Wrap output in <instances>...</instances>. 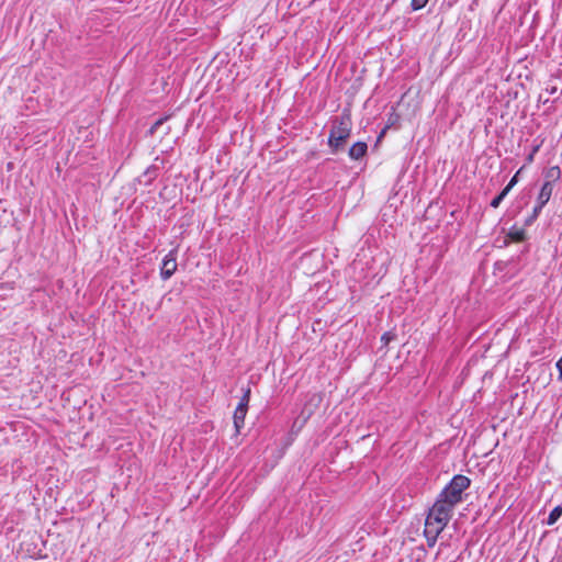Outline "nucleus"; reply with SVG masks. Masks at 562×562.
<instances>
[{"instance_id": "11", "label": "nucleus", "mask_w": 562, "mask_h": 562, "mask_svg": "<svg viewBox=\"0 0 562 562\" xmlns=\"http://www.w3.org/2000/svg\"><path fill=\"white\" fill-rule=\"evenodd\" d=\"M169 116H165V117H160L158 119L153 125L151 127L149 128L148 133L150 135H154L157 130L168 120Z\"/></svg>"}, {"instance_id": "4", "label": "nucleus", "mask_w": 562, "mask_h": 562, "mask_svg": "<svg viewBox=\"0 0 562 562\" xmlns=\"http://www.w3.org/2000/svg\"><path fill=\"white\" fill-rule=\"evenodd\" d=\"M552 190L553 188L550 181L543 183L538 195V204L535 207V214H537L549 202L552 194Z\"/></svg>"}, {"instance_id": "5", "label": "nucleus", "mask_w": 562, "mask_h": 562, "mask_svg": "<svg viewBox=\"0 0 562 562\" xmlns=\"http://www.w3.org/2000/svg\"><path fill=\"white\" fill-rule=\"evenodd\" d=\"M367 150H368L367 143L357 142L349 148L348 155L351 159L359 160L367 154Z\"/></svg>"}, {"instance_id": "9", "label": "nucleus", "mask_w": 562, "mask_h": 562, "mask_svg": "<svg viewBox=\"0 0 562 562\" xmlns=\"http://www.w3.org/2000/svg\"><path fill=\"white\" fill-rule=\"evenodd\" d=\"M561 515H562V507H561V506H557V507H554V508L551 510V513H550V515H549V517H548V521H547V524H548L549 526L553 525V524H554V522H555V521L561 517Z\"/></svg>"}, {"instance_id": "10", "label": "nucleus", "mask_w": 562, "mask_h": 562, "mask_svg": "<svg viewBox=\"0 0 562 562\" xmlns=\"http://www.w3.org/2000/svg\"><path fill=\"white\" fill-rule=\"evenodd\" d=\"M508 236L514 241H521L525 238V231L521 228H514L508 233Z\"/></svg>"}, {"instance_id": "6", "label": "nucleus", "mask_w": 562, "mask_h": 562, "mask_svg": "<svg viewBox=\"0 0 562 562\" xmlns=\"http://www.w3.org/2000/svg\"><path fill=\"white\" fill-rule=\"evenodd\" d=\"M247 411L248 409H245V408H241V407L237 406L235 412H234L233 419H234V427H235L236 434H239L241 428L245 425V418H246V415H247Z\"/></svg>"}, {"instance_id": "1", "label": "nucleus", "mask_w": 562, "mask_h": 562, "mask_svg": "<svg viewBox=\"0 0 562 562\" xmlns=\"http://www.w3.org/2000/svg\"><path fill=\"white\" fill-rule=\"evenodd\" d=\"M470 486V479L462 474L454 475L437 496L435 504L429 508L425 536L429 546H432L440 532L450 521L454 508L463 499V492Z\"/></svg>"}, {"instance_id": "7", "label": "nucleus", "mask_w": 562, "mask_h": 562, "mask_svg": "<svg viewBox=\"0 0 562 562\" xmlns=\"http://www.w3.org/2000/svg\"><path fill=\"white\" fill-rule=\"evenodd\" d=\"M518 173H519V171L512 178V180L506 186V188L502 191V193L496 199H494V202H493L494 209L498 206L499 202L507 195V193L516 184Z\"/></svg>"}, {"instance_id": "14", "label": "nucleus", "mask_w": 562, "mask_h": 562, "mask_svg": "<svg viewBox=\"0 0 562 562\" xmlns=\"http://www.w3.org/2000/svg\"><path fill=\"white\" fill-rule=\"evenodd\" d=\"M394 338H395V334H393V333H391V331H386V333H384V334L382 335L381 340H382V342H383L385 346H387V345H389V342H390L391 340H393Z\"/></svg>"}, {"instance_id": "2", "label": "nucleus", "mask_w": 562, "mask_h": 562, "mask_svg": "<svg viewBox=\"0 0 562 562\" xmlns=\"http://www.w3.org/2000/svg\"><path fill=\"white\" fill-rule=\"evenodd\" d=\"M352 121L349 110H344L339 116L333 120L328 136V145L333 153L338 151L351 135Z\"/></svg>"}, {"instance_id": "15", "label": "nucleus", "mask_w": 562, "mask_h": 562, "mask_svg": "<svg viewBox=\"0 0 562 562\" xmlns=\"http://www.w3.org/2000/svg\"><path fill=\"white\" fill-rule=\"evenodd\" d=\"M557 368L559 370V380H562V357L557 362Z\"/></svg>"}, {"instance_id": "13", "label": "nucleus", "mask_w": 562, "mask_h": 562, "mask_svg": "<svg viewBox=\"0 0 562 562\" xmlns=\"http://www.w3.org/2000/svg\"><path fill=\"white\" fill-rule=\"evenodd\" d=\"M547 177L551 180H557L560 177V169L559 167H552L548 170Z\"/></svg>"}, {"instance_id": "12", "label": "nucleus", "mask_w": 562, "mask_h": 562, "mask_svg": "<svg viewBox=\"0 0 562 562\" xmlns=\"http://www.w3.org/2000/svg\"><path fill=\"white\" fill-rule=\"evenodd\" d=\"M428 0H412L411 8L413 11L420 10L426 7Z\"/></svg>"}, {"instance_id": "3", "label": "nucleus", "mask_w": 562, "mask_h": 562, "mask_svg": "<svg viewBox=\"0 0 562 562\" xmlns=\"http://www.w3.org/2000/svg\"><path fill=\"white\" fill-rule=\"evenodd\" d=\"M177 249L170 250L162 259L160 276L162 280L170 279L177 270Z\"/></svg>"}, {"instance_id": "8", "label": "nucleus", "mask_w": 562, "mask_h": 562, "mask_svg": "<svg viewBox=\"0 0 562 562\" xmlns=\"http://www.w3.org/2000/svg\"><path fill=\"white\" fill-rule=\"evenodd\" d=\"M250 393H251V390L249 386L243 389V396L239 400V403L237 405L238 407L248 409V404L250 401Z\"/></svg>"}]
</instances>
